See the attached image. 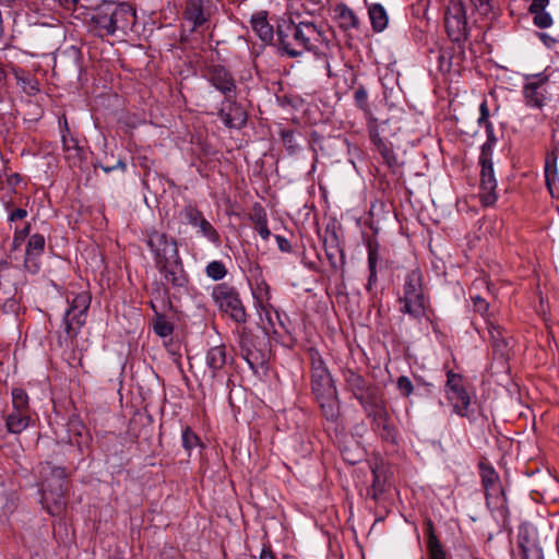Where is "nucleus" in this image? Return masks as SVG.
I'll return each mask as SVG.
<instances>
[{
  "label": "nucleus",
  "instance_id": "obj_41",
  "mask_svg": "<svg viewBox=\"0 0 559 559\" xmlns=\"http://www.w3.org/2000/svg\"><path fill=\"white\" fill-rule=\"evenodd\" d=\"M257 298L260 302L269 301L271 298L270 286L264 281L258 284Z\"/></svg>",
  "mask_w": 559,
  "mask_h": 559
},
{
  "label": "nucleus",
  "instance_id": "obj_34",
  "mask_svg": "<svg viewBox=\"0 0 559 559\" xmlns=\"http://www.w3.org/2000/svg\"><path fill=\"white\" fill-rule=\"evenodd\" d=\"M325 401L321 402V408L328 419L334 420L337 417V405L334 394H329Z\"/></svg>",
  "mask_w": 559,
  "mask_h": 559
},
{
  "label": "nucleus",
  "instance_id": "obj_38",
  "mask_svg": "<svg viewBox=\"0 0 559 559\" xmlns=\"http://www.w3.org/2000/svg\"><path fill=\"white\" fill-rule=\"evenodd\" d=\"M154 331L157 335L166 337L173 333V325L165 319L159 318L154 324Z\"/></svg>",
  "mask_w": 559,
  "mask_h": 559
},
{
  "label": "nucleus",
  "instance_id": "obj_22",
  "mask_svg": "<svg viewBox=\"0 0 559 559\" xmlns=\"http://www.w3.org/2000/svg\"><path fill=\"white\" fill-rule=\"evenodd\" d=\"M335 14L338 24L344 29H350L358 26V19L347 5L337 4L335 7Z\"/></svg>",
  "mask_w": 559,
  "mask_h": 559
},
{
  "label": "nucleus",
  "instance_id": "obj_51",
  "mask_svg": "<svg viewBox=\"0 0 559 559\" xmlns=\"http://www.w3.org/2000/svg\"><path fill=\"white\" fill-rule=\"evenodd\" d=\"M27 212L23 209H17L14 212L11 213L10 219L16 221V219H23L26 216Z\"/></svg>",
  "mask_w": 559,
  "mask_h": 559
},
{
  "label": "nucleus",
  "instance_id": "obj_48",
  "mask_svg": "<svg viewBox=\"0 0 559 559\" xmlns=\"http://www.w3.org/2000/svg\"><path fill=\"white\" fill-rule=\"evenodd\" d=\"M369 134H370V140L372 142V144L376 146L377 144H381V142H383L384 140L380 136V133H379V130H378V127L377 126H371L369 128Z\"/></svg>",
  "mask_w": 559,
  "mask_h": 559
},
{
  "label": "nucleus",
  "instance_id": "obj_7",
  "mask_svg": "<svg viewBox=\"0 0 559 559\" xmlns=\"http://www.w3.org/2000/svg\"><path fill=\"white\" fill-rule=\"evenodd\" d=\"M368 418L372 419L378 429H382V437L393 439V428L390 424V416L386 405L379 391H374L359 401Z\"/></svg>",
  "mask_w": 559,
  "mask_h": 559
},
{
  "label": "nucleus",
  "instance_id": "obj_11",
  "mask_svg": "<svg viewBox=\"0 0 559 559\" xmlns=\"http://www.w3.org/2000/svg\"><path fill=\"white\" fill-rule=\"evenodd\" d=\"M518 556L520 559H544L537 530L530 524H523L519 528Z\"/></svg>",
  "mask_w": 559,
  "mask_h": 559
},
{
  "label": "nucleus",
  "instance_id": "obj_30",
  "mask_svg": "<svg viewBox=\"0 0 559 559\" xmlns=\"http://www.w3.org/2000/svg\"><path fill=\"white\" fill-rule=\"evenodd\" d=\"M496 188H497V185L480 183L479 195H480L481 202L485 205H492L496 202V200H497Z\"/></svg>",
  "mask_w": 559,
  "mask_h": 559
},
{
  "label": "nucleus",
  "instance_id": "obj_49",
  "mask_svg": "<svg viewBox=\"0 0 559 559\" xmlns=\"http://www.w3.org/2000/svg\"><path fill=\"white\" fill-rule=\"evenodd\" d=\"M538 37L548 48L554 47L557 43L555 38L550 37L546 33H538Z\"/></svg>",
  "mask_w": 559,
  "mask_h": 559
},
{
  "label": "nucleus",
  "instance_id": "obj_46",
  "mask_svg": "<svg viewBox=\"0 0 559 559\" xmlns=\"http://www.w3.org/2000/svg\"><path fill=\"white\" fill-rule=\"evenodd\" d=\"M549 0H533L530 5V13L537 11H545V8L548 5Z\"/></svg>",
  "mask_w": 559,
  "mask_h": 559
},
{
  "label": "nucleus",
  "instance_id": "obj_26",
  "mask_svg": "<svg viewBox=\"0 0 559 559\" xmlns=\"http://www.w3.org/2000/svg\"><path fill=\"white\" fill-rule=\"evenodd\" d=\"M481 170H480V183L497 185L492 163L488 160L484 155L480 157Z\"/></svg>",
  "mask_w": 559,
  "mask_h": 559
},
{
  "label": "nucleus",
  "instance_id": "obj_29",
  "mask_svg": "<svg viewBox=\"0 0 559 559\" xmlns=\"http://www.w3.org/2000/svg\"><path fill=\"white\" fill-rule=\"evenodd\" d=\"M200 234L205 237L207 240H210L213 243L219 242V236L218 233L215 230V228L212 226V224L203 217V219L200 221L199 225Z\"/></svg>",
  "mask_w": 559,
  "mask_h": 559
},
{
  "label": "nucleus",
  "instance_id": "obj_8",
  "mask_svg": "<svg viewBox=\"0 0 559 559\" xmlns=\"http://www.w3.org/2000/svg\"><path fill=\"white\" fill-rule=\"evenodd\" d=\"M445 395L453 411L461 417L469 415L471 395L464 386L461 376L449 371L447 374Z\"/></svg>",
  "mask_w": 559,
  "mask_h": 559
},
{
  "label": "nucleus",
  "instance_id": "obj_14",
  "mask_svg": "<svg viewBox=\"0 0 559 559\" xmlns=\"http://www.w3.org/2000/svg\"><path fill=\"white\" fill-rule=\"evenodd\" d=\"M212 85L225 95L227 99L235 95L236 84L231 74L223 67H213L210 71Z\"/></svg>",
  "mask_w": 559,
  "mask_h": 559
},
{
  "label": "nucleus",
  "instance_id": "obj_42",
  "mask_svg": "<svg viewBox=\"0 0 559 559\" xmlns=\"http://www.w3.org/2000/svg\"><path fill=\"white\" fill-rule=\"evenodd\" d=\"M255 229H257L258 234L261 236L262 239H264V240L269 239V237L271 235V231H270V229L267 227L265 216L260 217L257 221Z\"/></svg>",
  "mask_w": 559,
  "mask_h": 559
},
{
  "label": "nucleus",
  "instance_id": "obj_17",
  "mask_svg": "<svg viewBox=\"0 0 559 559\" xmlns=\"http://www.w3.org/2000/svg\"><path fill=\"white\" fill-rule=\"evenodd\" d=\"M557 160L558 156L556 150L550 151L545 159V179L549 193L552 198H557L559 195Z\"/></svg>",
  "mask_w": 559,
  "mask_h": 559
},
{
  "label": "nucleus",
  "instance_id": "obj_32",
  "mask_svg": "<svg viewBox=\"0 0 559 559\" xmlns=\"http://www.w3.org/2000/svg\"><path fill=\"white\" fill-rule=\"evenodd\" d=\"M181 439H182V447L189 452L200 444L199 437L192 431V429L190 427H186L182 430Z\"/></svg>",
  "mask_w": 559,
  "mask_h": 559
},
{
  "label": "nucleus",
  "instance_id": "obj_20",
  "mask_svg": "<svg viewBox=\"0 0 559 559\" xmlns=\"http://www.w3.org/2000/svg\"><path fill=\"white\" fill-rule=\"evenodd\" d=\"M226 362L227 353L226 347L224 345L213 346L209 349L206 354V365L212 370L213 376H215L217 371L223 369Z\"/></svg>",
  "mask_w": 559,
  "mask_h": 559
},
{
  "label": "nucleus",
  "instance_id": "obj_35",
  "mask_svg": "<svg viewBox=\"0 0 559 559\" xmlns=\"http://www.w3.org/2000/svg\"><path fill=\"white\" fill-rule=\"evenodd\" d=\"M534 15L533 22L539 28H547L554 24L551 15L546 11L531 12Z\"/></svg>",
  "mask_w": 559,
  "mask_h": 559
},
{
  "label": "nucleus",
  "instance_id": "obj_53",
  "mask_svg": "<svg viewBox=\"0 0 559 559\" xmlns=\"http://www.w3.org/2000/svg\"><path fill=\"white\" fill-rule=\"evenodd\" d=\"M118 167L124 169L126 165L121 160H118L116 165L110 166V167H103V169L105 173H110V171L117 169Z\"/></svg>",
  "mask_w": 559,
  "mask_h": 559
},
{
  "label": "nucleus",
  "instance_id": "obj_13",
  "mask_svg": "<svg viewBox=\"0 0 559 559\" xmlns=\"http://www.w3.org/2000/svg\"><path fill=\"white\" fill-rule=\"evenodd\" d=\"M45 249V238L40 234H34L29 237L26 251L24 267L27 272L35 274L40 267V257Z\"/></svg>",
  "mask_w": 559,
  "mask_h": 559
},
{
  "label": "nucleus",
  "instance_id": "obj_57",
  "mask_svg": "<svg viewBox=\"0 0 559 559\" xmlns=\"http://www.w3.org/2000/svg\"><path fill=\"white\" fill-rule=\"evenodd\" d=\"M475 304H476V305H477V304L479 305V309H481L483 307H484V308H486V307H487V304H486V302H485L480 297H477V298H476Z\"/></svg>",
  "mask_w": 559,
  "mask_h": 559
},
{
  "label": "nucleus",
  "instance_id": "obj_23",
  "mask_svg": "<svg viewBox=\"0 0 559 559\" xmlns=\"http://www.w3.org/2000/svg\"><path fill=\"white\" fill-rule=\"evenodd\" d=\"M218 115L228 128H240L246 122V115L238 106H234L230 112H226L222 109Z\"/></svg>",
  "mask_w": 559,
  "mask_h": 559
},
{
  "label": "nucleus",
  "instance_id": "obj_12",
  "mask_svg": "<svg viewBox=\"0 0 559 559\" xmlns=\"http://www.w3.org/2000/svg\"><path fill=\"white\" fill-rule=\"evenodd\" d=\"M479 469L487 504H497L500 500H503V490L500 485L499 475L492 466L485 463L479 465Z\"/></svg>",
  "mask_w": 559,
  "mask_h": 559
},
{
  "label": "nucleus",
  "instance_id": "obj_58",
  "mask_svg": "<svg viewBox=\"0 0 559 559\" xmlns=\"http://www.w3.org/2000/svg\"><path fill=\"white\" fill-rule=\"evenodd\" d=\"M2 493H3V485H2V483L0 481V497L2 496Z\"/></svg>",
  "mask_w": 559,
  "mask_h": 559
},
{
  "label": "nucleus",
  "instance_id": "obj_56",
  "mask_svg": "<svg viewBox=\"0 0 559 559\" xmlns=\"http://www.w3.org/2000/svg\"><path fill=\"white\" fill-rule=\"evenodd\" d=\"M21 178L17 174H14L10 177L9 181H10V185H15L17 182H20Z\"/></svg>",
  "mask_w": 559,
  "mask_h": 559
},
{
  "label": "nucleus",
  "instance_id": "obj_5",
  "mask_svg": "<svg viewBox=\"0 0 559 559\" xmlns=\"http://www.w3.org/2000/svg\"><path fill=\"white\" fill-rule=\"evenodd\" d=\"M421 280V273L418 270L409 272L405 278L403 296L399 298L400 304H402L401 312L411 316L415 320L424 318L428 307Z\"/></svg>",
  "mask_w": 559,
  "mask_h": 559
},
{
  "label": "nucleus",
  "instance_id": "obj_55",
  "mask_svg": "<svg viewBox=\"0 0 559 559\" xmlns=\"http://www.w3.org/2000/svg\"><path fill=\"white\" fill-rule=\"evenodd\" d=\"M60 3L66 7V8H71L75 2L76 0H59Z\"/></svg>",
  "mask_w": 559,
  "mask_h": 559
},
{
  "label": "nucleus",
  "instance_id": "obj_1",
  "mask_svg": "<svg viewBox=\"0 0 559 559\" xmlns=\"http://www.w3.org/2000/svg\"><path fill=\"white\" fill-rule=\"evenodd\" d=\"M146 242L154 254L156 267L164 280L174 286H182L186 280L176 241L168 238L165 233L151 230L147 234Z\"/></svg>",
  "mask_w": 559,
  "mask_h": 559
},
{
  "label": "nucleus",
  "instance_id": "obj_36",
  "mask_svg": "<svg viewBox=\"0 0 559 559\" xmlns=\"http://www.w3.org/2000/svg\"><path fill=\"white\" fill-rule=\"evenodd\" d=\"M183 215H185L186 221L194 227H197L199 225L200 221L203 219L202 213L192 206L186 207Z\"/></svg>",
  "mask_w": 559,
  "mask_h": 559
},
{
  "label": "nucleus",
  "instance_id": "obj_10",
  "mask_svg": "<svg viewBox=\"0 0 559 559\" xmlns=\"http://www.w3.org/2000/svg\"><path fill=\"white\" fill-rule=\"evenodd\" d=\"M445 29L453 41H461L467 36V20L461 0H451L444 17Z\"/></svg>",
  "mask_w": 559,
  "mask_h": 559
},
{
  "label": "nucleus",
  "instance_id": "obj_39",
  "mask_svg": "<svg viewBox=\"0 0 559 559\" xmlns=\"http://www.w3.org/2000/svg\"><path fill=\"white\" fill-rule=\"evenodd\" d=\"M376 147L390 166L395 164L396 159L394 153L385 141L381 142V144H377Z\"/></svg>",
  "mask_w": 559,
  "mask_h": 559
},
{
  "label": "nucleus",
  "instance_id": "obj_54",
  "mask_svg": "<svg viewBox=\"0 0 559 559\" xmlns=\"http://www.w3.org/2000/svg\"><path fill=\"white\" fill-rule=\"evenodd\" d=\"M316 367H319L320 369H326L324 366V362L322 361V359L320 357L312 358V369Z\"/></svg>",
  "mask_w": 559,
  "mask_h": 559
},
{
  "label": "nucleus",
  "instance_id": "obj_24",
  "mask_svg": "<svg viewBox=\"0 0 559 559\" xmlns=\"http://www.w3.org/2000/svg\"><path fill=\"white\" fill-rule=\"evenodd\" d=\"M369 17L376 32H382L388 25L386 12L380 4H373L369 8Z\"/></svg>",
  "mask_w": 559,
  "mask_h": 559
},
{
  "label": "nucleus",
  "instance_id": "obj_25",
  "mask_svg": "<svg viewBox=\"0 0 559 559\" xmlns=\"http://www.w3.org/2000/svg\"><path fill=\"white\" fill-rule=\"evenodd\" d=\"M427 547L429 559H447L445 552L432 531L429 532Z\"/></svg>",
  "mask_w": 559,
  "mask_h": 559
},
{
  "label": "nucleus",
  "instance_id": "obj_28",
  "mask_svg": "<svg viewBox=\"0 0 559 559\" xmlns=\"http://www.w3.org/2000/svg\"><path fill=\"white\" fill-rule=\"evenodd\" d=\"M206 275L213 281H219L227 274L226 266L221 261H212L206 265Z\"/></svg>",
  "mask_w": 559,
  "mask_h": 559
},
{
  "label": "nucleus",
  "instance_id": "obj_52",
  "mask_svg": "<svg viewBox=\"0 0 559 559\" xmlns=\"http://www.w3.org/2000/svg\"><path fill=\"white\" fill-rule=\"evenodd\" d=\"M260 559H275V558L269 548H263L260 554Z\"/></svg>",
  "mask_w": 559,
  "mask_h": 559
},
{
  "label": "nucleus",
  "instance_id": "obj_31",
  "mask_svg": "<svg viewBox=\"0 0 559 559\" xmlns=\"http://www.w3.org/2000/svg\"><path fill=\"white\" fill-rule=\"evenodd\" d=\"M540 87L542 85H539L538 83H528L524 87L525 97L534 106L542 105V94L538 92Z\"/></svg>",
  "mask_w": 559,
  "mask_h": 559
},
{
  "label": "nucleus",
  "instance_id": "obj_6",
  "mask_svg": "<svg viewBox=\"0 0 559 559\" xmlns=\"http://www.w3.org/2000/svg\"><path fill=\"white\" fill-rule=\"evenodd\" d=\"M91 296L87 293L78 294L71 301L70 308L64 314V342L73 341L81 328L85 324L86 312L90 308Z\"/></svg>",
  "mask_w": 559,
  "mask_h": 559
},
{
  "label": "nucleus",
  "instance_id": "obj_18",
  "mask_svg": "<svg viewBox=\"0 0 559 559\" xmlns=\"http://www.w3.org/2000/svg\"><path fill=\"white\" fill-rule=\"evenodd\" d=\"M251 26L253 32L262 41L269 43L273 39V27L267 22L266 14L264 12H259L252 15Z\"/></svg>",
  "mask_w": 559,
  "mask_h": 559
},
{
  "label": "nucleus",
  "instance_id": "obj_2",
  "mask_svg": "<svg viewBox=\"0 0 559 559\" xmlns=\"http://www.w3.org/2000/svg\"><path fill=\"white\" fill-rule=\"evenodd\" d=\"M281 49L289 57H298L305 51L319 48L324 41L322 32L312 22L284 23L277 28Z\"/></svg>",
  "mask_w": 559,
  "mask_h": 559
},
{
  "label": "nucleus",
  "instance_id": "obj_3",
  "mask_svg": "<svg viewBox=\"0 0 559 559\" xmlns=\"http://www.w3.org/2000/svg\"><path fill=\"white\" fill-rule=\"evenodd\" d=\"M136 20L135 10L129 3H105L91 19L93 29L99 36H112L117 32L126 33Z\"/></svg>",
  "mask_w": 559,
  "mask_h": 559
},
{
  "label": "nucleus",
  "instance_id": "obj_4",
  "mask_svg": "<svg viewBox=\"0 0 559 559\" xmlns=\"http://www.w3.org/2000/svg\"><path fill=\"white\" fill-rule=\"evenodd\" d=\"M39 473L41 476V504L49 514L60 515L66 508V469L45 463L41 464Z\"/></svg>",
  "mask_w": 559,
  "mask_h": 559
},
{
  "label": "nucleus",
  "instance_id": "obj_47",
  "mask_svg": "<svg viewBox=\"0 0 559 559\" xmlns=\"http://www.w3.org/2000/svg\"><path fill=\"white\" fill-rule=\"evenodd\" d=\"M480 117L478 119V122L481 123H488V117H489V109L486 100H483L480 106Z\"/></svg>",
  "mask_w": 559,
  "mask_h": 559
},
{
  "label": "nucleus",
  "instance_id": "obj_16",
  "mask_svg": "<svg viewBox=\"0 0 559 559\" xmlns=\"http://www.w3.org/2000/svg\"><path fill=\"white\" fill-rule=\"evenodd\" d=\"M344 378L347 386L358 401L364 400L366 395L378 390L377 388L368 385L362 376L350 369L344 372Z\"/></svg>",
  "mask_w": 559,
  "mask_h": 559
},
{
  "label": "nucleus",
  "instance_id": "obj_45",
  "mask_svg": "<svg viewBox=\"0 0 559 559\" xmlns=\"http://www.w3.org/2000/svg\"><path fill=\"white\" fill-rule=\"evenodd\" d=\"M355 100L360 108H365L367 105L368 94L364 88H358L354 93Z\"/></svg>",
  "mask_w": 559,
  "mask_h": 559
},
{
  "label": "nucleus",
  "instance_id": "obj_21",
  "mask_svg": "<svg viewBox=\"0 0 559 559\" xmlns=\"http://www.w3.org/2000/svg\"><path fill=\"white\" fill-rule=\"evenodd\" d=\"M312 385L316 392L324 391L328 394H335L332 378L328 369L313 368Z\"/></svg>",
  "mask_w": 559,
  "mask_h": 559
},
{
  "label": "nucleus",
  "instance_id": "obj_33",
  "mask_svg": "<svg viewBox=\"0 0 559 559\" xmlns=\"http://www.w3.org/2000/svg\"><path fill=\"white\" fill-rule=\"evenodd\" d=\"M379 259L378 246L369 242L368 243V264L370 269L369 282L376 278V266Z\"/></svg>",
  "mask_w": 559,
  "mask_h": 559
},
{
  "label": "nucleus",
  "instance_id": "obj_19",
  "mask_svg": "<svg viewBox=\"0 0 559 559\" xmlns=\"http://www.w3.org/2000/svg\"><path fill=\"white\" fill-rule=\"evenodd\" d=\"M31 423L29 411H14L7 417V427L11 433H21L24 431Z\"/></svg>",
  "mask_w": 559,
  "mask_h": 559
},
{
  "label": "nucleus",
  "instance_id": "obj_43",
  "mask_svg": "<svg viewBox=\"0 0 559 559\" xmlns=\"http://www.w3.org/2000/svg\"><path fill=\"white\" fill-rule=\"evenodd\" d=\"M471 2L481 14H488L491 10L490 0H471Z\"/></svg>",
  "mask_w": 559,
  "mask_h": 559
},
{
  "label": "nucleus",
  "instance_id": "obj_44",
  "mask_svg": "<svg viewBox=\"0 0 559 559\" xmlns=\"http://www.w3.org/2000/svg\"><path fill=\"white\" fill-rule=\"evenodd\" d=\"M28 234V227H25L21 231L16 233L12 242L13 250L22 247L24 239Z\"/></svg>",
  "mask_w": 559,
  "mask_h": 559
},
{
  "label": "nucleus",
  "instance_id": "obj_15",
  "mask_svg": "<svg viewBox=\"0 0 559 559\" xmlns=\"http://www.w3.org/2000/svg\"><path fill=\"white\" fill-rule=\"evenodd\" d=\"M210 19L202 0H188L185 10V20L192 24V29L204 25Z\"/></svg>",
  "mask_w": 559,
  "mask_h": 559
},
{
  "label": "nucleus",
  "instance_id": "obj_50",
  "mask_svg": "<svg viewBox=\"0 0 559 559\" xmlns=\"http://www.w3.org/2000/svg\"><path fill=\"white\" fill-rule=\"evenodd\" d=\"M275 239L277 241L278 248L282 251H288L290 249V245L286 238L283 236H275Z\"/></svg>",
  "mask_w": 559,
  "mask_h": 559
},
{
  "label": "nucleus",
  "instance_id": "obj_37",
  "mask_svg": "<svg viewBox=\"0 0 559 559\" xmlns=\"http://www.w3.org/2000/svg\"><path fill=\"white\" fill-rule=\"evenodd\" d=\"M396 385L400 393L405 397H408L414 391V385L411 379L406 376H401L396 381Z\"/></svg>",
  "mask_w": 559,
  "mask_h": 559
},
{
  "label": "nucleus",
  "instance_id": "obj_40",
  "mask_svg": "<svg viewBox=\"0 0 559 559\" xmlns=\"http://www.w3.org/2000/svg\"><path fill=\"white\" fill-rule=\"evenodd\" d=\"M63 148L68 153L67 157L76 156L79 154V146L74 139H68L66 134H62Z\"/></svg>",
  "mask_w": 559,
  "mask_h": 559
},
{
  "label": "nucleus",
  "instance_id": "obj_27",
  "mask_svg": "<svg viewBox=\"0 0 559 559\" xmlns=\"http://www.w3.org/2000/svg\"><path fill=\"white\" fill-rule=\"evenodd\" d=\"M12 404L14 411H29L28 395L23 389L15 388L12 390Z\"/></svg>",
  "mask_w": 559,
  "mask_h": 559
},
{
  "label": "nucleus",
  "instance_id": "obj_9",
  "mask_svg": "<svg viewBox=\"0 0 559 559\" xmlns=\"http://www.w3.org/2000/svg\"><path fill=\"white\" fill-rule=\"evenodd\" d=\"M213 297L218 308L238 323L246 322V311L238 293L226 285L217 286Z\"/></svg>",
  "mask_w": 559,
  "mask_h": 559
}]
</instances>
